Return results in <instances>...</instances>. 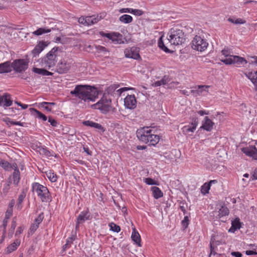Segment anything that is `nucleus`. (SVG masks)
Segmentation results:
<instances>
[{
    "mask_svg": "<svg viewBox=\"0 0 257 257\" xmlns=\"http://www.w3.org/2000/svg\"><path fill=\"white\" fill-rule=\"evenodd\" d=\"M131 8H123L119 10L121 13H130Z\"/></svg>",
    "mask_w": 257,
    "mask_h": 257,
    "instance_id": "nucleus-60",
    "label": "nucleus"
},
{
    "mask_svg": "<svg viewBox=\"0 0 257 257\" xmlns=\"http://www.w3.org/2000/svg\"><path fill=\"white\" fill-rule=\"evenodd\" d=\"M100 20L98 16H87L80 17L78 19V22L84 26H90L97 23Z\"/></svg>",
    "mask_w": 257,
    "mask_h": 257,
    "instance_id": "nucleus-13",
    "label": "nucleus"
},
{
    "mask_svg": "<svg viewBox=\"0 0 257 257\" xmlns=\"http://www.w3.org/2000/svg\"><path fill=\"white\" fill-rule=\"evenodd\" d=\"M214 125V123L208 116H205L202 121L200 128L210 132L213 130Z\"/></svg>",
    "mask_w": 257,
    "mask_h": 257,
    "instance_id": "nucleus-19",
    "label": "nucleus"
},
{
    "mask_svg": "<svg viewBox=\"0 0 257 257\" xmlns=\"http://www.w3.org/2000/svg\"><path fill=\"white\" fill-rule=\"evenodd\" d=\"M245 253L247 255L256 254L257 252L255 251L247 250L245 251Z\"/></svg>",
    "mask_w": 257,
    "mask_h": 257,
    "instance_id": "nucleus-62",
    "label": "nucleus"
},
{
    "mask_svg": "<svg viewBox=\"0 0 257 257\" xmlns=\"http://www.w3.org/2000/svg\"><path fill=\"white\" fill-rule=\"evenodd\" d=\"M9 219H7L6 218H5V219L3 220L2 226L4 227V230L6 231V227L8 223Z\"/></svg>",
    "mask_w": 257,
    "mask_h": 257,
    "instance_id": "nucleus-59",
    "label": "nucleus"
},
{
    "mask_svg": "<svg viewBox=\"0 0 257 257\" xmlns=\"http://www.w3.org/2000/svg\"><path fill=\"white\" fill-rule=\"evenodd\" d=\"M119 20L123 24H129L133 21V17L130 15L124 14L119 18Z\"/></svg>",
    "mask_w": 257,
    "mask_h": 257,
    "instance_id": "nucleus-35",
    "label": "nucleus"
},
{
    "mask_svg": "<svg viewBox=\"0 0 257 257\" xmlns=\"http://www.w3.org/2000/svg\"><path fill=\"white\" fill-rule=\"evenodd\" d=\"M21 240L20 239H16L15 241L9 245L6 248V251L7 253H10L13 251L17 249L18 247L20 245Z\"/></svg>",
    "mask_w": 257,
    "mask_h": 257,
    "instance_id": "nucleus-29",
    "label": "nucleus"
},
{
    "mask_svg": "<svg viewBox=\"0 0 257 257\" xmlns=\"http://www.w3.org/2000/svg\"><path fill=\"white\" fill-rule=\"evenodd\" d=\"M109 226L110 227V230L114 232H118L120 230V228L119 226L116 225L113 222H111L109 223Z\"/></svg>",
    "mask_w": 257,
    "mask_h": 257,
    "instance_id": "nucleus-45",
    "label": "nucleus"
},
{
    "mask_svg": "<svg viewBox=\"0 0 257 257\" xmlns=\"http://www.w3.org/2000/svg\"><path fill=\"white\" fill-rule=\"evenodd\" d=\"M47 46L45 42L40 41L32 51L33 57H36Z\"/></svg>",
    "mask_w": 257,
    "mask_h": 257,
    "instance_id": "nucleus-21",
    "label": "nucleus"
},
{
    "mask_svg": "<svg viewBox=\"0 0 257 257\" xmlns=\"http://www.w3.org/2000/svg\"><path fill=\"white\" fill-rule=\"evenodd\" d=\"M191 44L193 49L200 52L205 51L208 46L206 40L198 35L193 38Z\"/></svg>",
    "mask_w": 257,
    "mask_h": 257,
    "instance_id": "nucleus-8",
    "label": "nucleus"
},
{
    "mask_svg": "<svg viewBox=\"0 0 257 257\" xmlns=\"http://www.w3.org/2000/svg\"><path fill=\"white\" fill-rule=\"evenodd\" d=\"M198 124V120L195 119L191 123L185 125L182 127V132L185 135H188L190 133H193L196 130Z\"/></svg>",
    "mask_w": 257,
    "mask_h": 257,
    "instance_id": "nucleus-20",
    "label": "nucleus"
},
{
    "mask_svg": "<svg viewBox=\"0 0 257 257\" xmlns=\"http://www.w3.org/2000/svg\"><path fill=\"white\" fill-rule=\"evenodd\" d=\"M48 121L53 126H56L57 125V122L55 119L51 117L49 118Z\"/></svg>",
    "mask_w": 257,
    "mask_h": 257,
    "instance_id": "nucleus-55",
    "label": "nucleus"
},
{
    "mask_svg": "<svg viewBox=\"0 0 257 257\" xmlns=\"http://www.w3.org/2000/svg\"><path fill=\"white\" fill-rule=\"evenodd\" d=\"M32 189L42 202H49L51 201L52 197L47 187L35 182L32 185Z\"/></svg>",
    "mask_w": 257,
    "mask_h": 257,
    "instance_id": "nucleus-5",
    "label": "nucleus"
},
{
    "mask_svg": "<svg viewBox=\"0 0 257 257\" xmlns=\"http://www.w3.org/2000/svg\"><path fill=\"white\" fill-rule=\"evenodd\" d=\"M90 219V214L88 209L81 212L77 218L76 227L79 224H82Z\"/></svg>",
    "mask_w": 257,
    "mask_h": 257,
    "instance_id": "nucleus-17",
    "label": "nucleus"
},
{
    "mask_svg": "<svg viewBox=\"0 0 257 257\" xmlns=\"http://www.w3.org/2000/svg\"><path fill=\"white\" fill-rule=\"evenodd\" d=\"M12 66L9 61L0 64V73H8L12 71Z\"/></svg>",
    "mask_w": 257,
    "mask_h": 257,
    "instance_id": "nucleus-24",
    "label": "nucleus"
},
{
    "mask_svg": "<svg viewBox=\"0 0 257 257\" xmlns=\"http://www.w3.org/2000/svg\"><path fill=\"white\" fill-rule=\"evenodd\" d=\"M185 40V36L183 31L176 27L171 28L168 33L167 41L170 45H182Z\"/></svg>",
    "mask_w": 257,
    "mask_h": 257,
    "instance_id": "nucleus-4",
    "label": "nucleus"
},
{
    "mask_svg": "<svg viewBox=\"0 0 257 257\" xmlns=\"http://www.w3.org/2000/svg\"><path fill=\"white\" fill-rule=\"evenodd\" d=\"M24 227L23 226H20L18 227V229L17 230L16 232V233H15V235L16 236H17V235H19L20 234H21L23 230H24Z\"/></svg>",
    "mask_w": 257,
    "mask_h": 257,
    "instance_id": "nucleus-57",
    "label": "nucleus"
},
{
    "mask_svg": "<svg viewBox=\"0 0 257 257\" xmlns=\"http://www.w3.org/2000/svg\"><path fill=\"white\" fill-rule=\"evenodd\" d=\"M38 151L40 155L49 157L51 155V153L45 147H41L38 148Z\"/></svg>",
    "mask_w": 257,
    "mask_h": 257,
    "instance_id": "nucleus-40",
    "label": "nucleus"
},
{
    "mask_svg": "<svg viewBox=\"0 0 257 257\" xmlns=\"http://www.w3.org/2000/svg\"><path fill=\"white\" fill-rule=\"evenodd\" d=\"M13 214V209L8 208L6 212L5 218L7 219H10Z\"/></svg>",
    "mask_w": 257,
    "mask_h": 257,
    "instance_id": "nucleus-50",
    "label": "nucleus"
},
{
    "mask_svg": "<svg viewBox=\"0 0 257 257\" xmlns=\"http://www.w3.org/2000/svg\"><path fill=\"white\" fill-rule=\"evenodd\" d=\"M75 239V235H73L71 237L68 238V239L66 240V242L65 245L63 246V249L65 250L67 248H69L71 244L73 243V241Z\"/></svg>",
    "mask_w": 257,
    "mask_h": 257,
    "instance_id": "nucleus-41",
    "label": "nucleus"
},
{
    "mask_svg": "<svg viewBox=\"0 0 257 257\" xmlns=\"http://www.w3.org/2000/svg\"><path fill=\"white\" fill-rule=\"evenodd\" d=\"M51 31L50 29L47 28H40L33 32V34L36 36H40L43 34L49 33Z\"/></svg>",
    "mask_w": 257,
    "mask_h": 257,
    "instance_id": "nucleus-38",
    "label": "nucleus"
},
{
    "mask_svg": "<svg viewBox=\"0 0 257 257\" xmlns=\"http://www.w3.org/2000/svg\"><path fill=\"white\" fill-rule=\"evenodd\" d=\"M231 254L232 256H235V257H242V254L239 252H235V251L232 252L231 253Z\"/></svg>",
    "mask_w": 257,
    "mask_h": 257,
    "instance_id": "nucleus-63",
    "label": "nucleus"
},
{
    "mask_svg": "<svg viewBox=\"0 0 257 257\" xmlns=\"http://www.w3.org/2000/svg\"><path fill=\"white\" fill-rule=\"evenodd\" d=\"M189 218L187 216L184 217V219L182 221V225L184 228H186L189 224Z\"/></svg>",
    "mask_w": 257,
    "mask_h": 257,
    "instance_id": "nucleus-49",
    "label": "nucleus"
},
{
    "mask_svg": "<svg viewBox=\"0 0 257 257\" xmlns=\"http://www.w3.org/2000/svg\"><path fill=\"white\" fill-rule=\"evenodd\" d=\"M197 113L201 115V116H203L204 115H207L209 114V112L208 111H207L206 110H199L197 111Z\"/></svg>",
    "mask_w": 257,
    "mask_h": 257,
    "instance_id": "nucleus-61",
    "label": "nucleus"
},
{
    "mask_svg": "<svg viewBox=\"0 0 257 257\" xmlns=\"http://www.w3.org/2000/svg\"><path fill=\"white\" fill-rule=\"evenodd\" d=\"M124 103L126 108L134 109L137 106V100L134 95H127L124 99Z\"/></svg>",
    "mask_w": 257,
    "mask_h": 257,
    "instance_id": "nucleus-16",
    "label": "nucleus"
},
{
    "mask_svg": "<svg viewBox=\"0 0 257 257\" xmlns=\"http://www.w3.org/2000/svg\"><path fill=\"white\" fill-rule=\"evenodd\" d=\"M32 110L34 111L36 113V114L37 115V117L39 119H42L43 121L47 120V116L45 115H44V114H43L41 112L38 111V110H37L36 109L34 108H32Z\"/></svg>",
    "mask_w": 257,
    "mask_h": 257,
    "instance_id": "nucleus-42",
    "label": "nucleus"
},
{
    "mask_svg": "<svg viewBox=\"0 0 257 257\" xmlns=\"http://www.w3.org/2000/svg\"><path fill=\"white\" fill-rule=\"evenodd\" d=\"M130 13L137 16H140L143 15L144 12L141 10L134 9L131 8Z\"/></svg>",
    "mask_w": 257,
    "mask_h": 257,
    "instance_id": "nucleus-46",
    "label": "nucleus"
},
{
    "mask_svg": "<svg viewBox=\"0 0 257 257\" xmlns=\"http://www.w3.org/2000/svg\"><path fill=\"white\" fill-rule=\"evenodd\" d=\"M46 175L51 182H56L57 181V176L52 170L46 172Z\"/></svg>",
    "mask_w": 257,
    "mask_h": 257,
    "instance_id": "nucleus-37",
    "label": "nucleus"
},
{
    "mask_svg": "<svg viewBox=\"0 0 257 257\" xmlns=\"http://www.w3.org/2000/svg\"><path fill=\"white\" fill-rule=\"evenodd\" d=\"M144 182L149 185H158L159 183L158 181L151 178H146L144 179Z\"/></svg>",
    "mask_w": 257,
    "mask_h": 257,
    "instance_id": "nucleus-43",
    "label": "nucleus"
},
{
    "mask_svg": "<svg viewBox=\"0 0 257 257\" xmlns=\"http://www.w3.org/2000/svg\"><path fill=\"white\" fill-rule=\"evenodd\" d=\"M170 81V78L169 76H164L160 80L156 81L152 83L154 87H158L165 85Z\"/></svg>",
    "mask_w": 257,
    "mask_h": 257,
    "instance_id": "nucleus-25",
    "label": "nucleus"
},
{
    "mask_svg": "<svg viewBox=\"0 0 257 257\" xmlns=\"http://www.w3.org/2000/svg\"><path fill=\"white\" fill-rule=\"evenodd\" d=\"M56 104L54 102H42L39 103L40 106H44V105H47L50 106H54Z\"/></svg>",
    "mask_w": 257,
    "mask_h": 257,
    "instance_id": "nucleus-52",
    "label": "nucleus"
},
{
    "mask_svg": "<svg viewBox=\"0 0 257 257\" xmlns=\"http://www.w3.org/2000/svg\"><path fill=\"white\" fill-rule=\"evenodd\" d=\"M83 124L86 126H89L92 127H94L100 130L101 132H103L104 129L103 127L99 123L94 122L90 120H86L83 122Z\"/></svg>",
    "mask_w": 257,
    "mask_h": 257,
    "instance_id": "nucleus-26",
    "label": "nucleus"
},
{
    "mask_svg": "<svg viewBox=\"0 0 257 257\" xmlns=\"http://www.w3.org/2000/svg\"><path fill=\"white\" fill-rule=\"evenodd\" d=\"M163 36H161L159 38V39L158 40V46L160 49H161L164 51H165L166 52H169L170 50L168 48V47L167 46H166L164 44V42L163 40Z\"/></svg>",
    "mask_w": 257,
    "mask_h": 257,
    "instance_id": "nucleus-39",
    "label": "nucleus"
},
{
    "mask_svg": "<svg viewBox=\"0 0 257 257\" xmlns=\"http://www.w3.org/2000/svg\"><path fill=\"white\" fill-rule=\"evenodd\" d=\"M24 197L25 196L23 194H21L19 195L18 198V202L19 204H21L23 202Z\"/></svg>",
    "mask_w": 257,
    "mask_h": 257,
    "instance_id": "nucleus-64",
    "label": "nucleus"
},
{
    "mask_svg": "<svg viewBox=\"0 0 257 257\" xmlns=\"http://www.w3.org/2000/svg\"><path fill=\"white\" fill-rule=\"evenodd\" d=\"M58 48L54 47L43 57L41 61V65L45 68L50 69L54 67L57 62V54Z\"/></svg>",
    "mask_w": 257,
    "mask_h": 257,
    "instance_id": "nucleus-6",
    "label": "nucleus"
},
{
    "mask_svg": "<svg viewBox=\"0 0 257 257\" xmlns=\"http://www.w3.org/2000/svg\"><path fill=\"white\" fill-rule=\"evenodd\" d=\"M229 210L224 206H219L216 208V210L211 213V216L213 219H218L224 216L228 215Z\"/></svg>",
    "mask_w": 257,
    "mask_h": 257,
    "instance_id": "nucleus-12",
    "label": "nucleus"
},
{
    "mask_svg": "<svg viewBox=\"0 0 257 257\" xmlns=\"http://www.w3.org/2000/svg\"><path fill=\"white\" fill-rule=\"evenodd\" d=\"M1 98L2 99V101L0 103V105H3L5 108L12 105L13 100L11 99L10 94L5 93L3 96H1Z\"/></svg>",
    "mask_w": 257,
    "mask_h": 257,
    "instance_id": "nucleus-22",
    "label": "nucleus"
},
{
    "mask_svg": "<svg viewBox=\"0 0 257 257\" xmlns=\"http://www.w3.org/2000/svg\"><path fill=\"white\" fill-rule=\"evenodd\" d=\"M246 76L250 80L251 82L254 85L255 89L257 90V74L256 73L250 72L246 74Z\"/></svg>",
    "mask_w": 257,
    "mask_h": 257,
    "instance_id": "nucleus-36",
    "label": "nucleus"
},
{
    "mask_svg": "<svg viewBox=\"0 0 257 257\" xmlns=\"http://www.w3.org/2000/svg\"><path fill=\"white\" fill-rule=\"evenodd\" d=\"M221 54L224 56V58H229L233 55H231V52L227 49H224L221 51Z\"/></svg>",
    "mask_w": 257,
    "mask_h": 257,
    "instance_id": "nucleus-47",
    "label": "nucleus"
},
{
    "mask_svg": "<svg viewBox=\"0 0 257 257\" xmlns=\"http://www.w3.org/2000/svg\"><path fill=\"white\" fill-rule=\"evenodd\" d=\"M245 23V21L242 19H235L234 24H243Z\"/></svg>",
    "mask_w": 257,
    "mask_h": 257,
    "instance_id": "nucleus-56",
    "label": "nucleus"
},
{
    "mask_svg": "<svg viewBox=\"0 0 257 257\" xmlns=\"http://www.w3.org/2000/svg\"><path fill=\"white\" fill-rule=\"evenodd\" d=\"M131 238L136 244L138 245L139 246H141V236L139 232L136 230L135 228L133 229Z\"/></svg>",
    "mask_w": 257,
    "mask_h": 257,
    "instance_id": "nucleus-30",
    "label": "nucleus"
},
{
    "mask_svg": "<svg viewBox=\"0 0 257 257\" xmlns=\"http://www.w3.org/2000/svg\"><path fill=\"white\" fill-rule=\"evenodd\" d=\"M151 191L153 193V196L155 199H159L163 196V193L159 188L158 187H152Z\"/></svg>",
    "mask_w": 257,
    "mask_h": 257,
    "instance_id": "nucleus-32",
    "label": "nucleus"
},
{
    "mask_svg": "<svg viewBox=\"0 0 257 257\" xmlns=\"http://www.w3.org/2000/svg\"><path fill=\"white\" fill-rule=\"evenodd\" d=\"M72 65V61L63 60L58 65L57 71L60 74L67 72Z\"/></svg>",
    "mask_w": 257,
    "mask_h": 257,
    "instance_id": "nucleus-15",
    "label": "nucleus"
},
{
    "mask_svg": "<svg viewBox=\"0 0 257 257\" xmlns=\"http://www.w3.org/2000/svg\"><path fill=\"white\" fill-rule=\"evenodd\" d=\"M3 121H4L9 127H10L12 125L24 126V123L20 121H14L9 117L4 118Z\"/></svg>",
    "mask_w": 257,
    "mask_h": 257,
    "instance_id": "nucleus-31",
    "label": "nucleus"
},
{
    "mask_svg": "<svg viewBox=\"0 0 257 257\" xmlns=\"http://www.w3.org/2000/svg\"><path fill=\"white\" fill-rule=\"evenodd\" d=\"M125 57L138 60L140 58L139 49L135 47L125 49L124 51Z\"/></svg>",
    "mask_w": 257,
    "mask_h": 257,
    "instance_id": "nucleus-14",
    "label": "nucleus"
},
{
    "mask_svg": "<svg viewBox=\"0 0 257 257\" xmlns=\"http://www.w3.org/2000/svg\"><path fill=\"white\" fill-rule=\"evenodd\" d=\"M99 35L101 37L107 38L114 44H118L123 43L122 35L119 33L110 32L106 33L104 32L100 31L99 32Z\"/></svg>",
    "mask_w": 257,
    "mask_h": 257,
    "instance_id": "nucleus-10",
    "label": "nucleus"
},
{
    "mask_svg": "<svg viewBox=\"0 0 257 257\" xmlns=\"http://www.w3.org/2000/svg\"><path fill=\"white\" fill-rule=\"evenodd\" d=\"M220 60L226 65L234 64L237 67L243 66L247 63L244 58L236 55H232L227 58H220Z\"/></svg>",
    "mask_w": 257,
    "mask_h": 257,
    "instance_id": "nucleus-9",
    "label": "nucleus"
},
{
    "mask_svg": "<svg viewBox=\"0 0 257 257\" xmlns=\"http://www.w3.org/2000/svg\"><path fill=\"white\" fill-rule=\"evenodd\" d=\"M32 70L34 72L43 76H49L52 75V73L42 68L34 67Z\"/></svg>",
    "mask_w": 257,
    "mask_h": 257,
    "instance_id": "nucleus-34",
    "label": "nucleus"
},
{
    "mask_svg": "<svg viewBox=\"0 0 257 257\" xmlns=\"http://www.w3.org/2000/svg\"><path fill=\"white\" fill-rule=\"evenodd\" d=\"M241 227L240 222L239 219L238 218H235L231 222V226L229 229L228 232L234 233L237 229H240Z\"/></svg>",
    "mask_w": 257,
    "mask_h": 257,
    "instance_id": "nucleus-28",
    "label": "nucleus"
},
{
    "mask_svg": "<svg viewBox=\"0 0 257 257\" xmlns=\"http://www.w3.org/2000/svg\"><path fill=\"white\" fill-rule=\"evenodd\" d=\"M11 66L15 71L18 73H21L25 71L28 68V64L24 59H18L15 60L11 63Z\"/></svg>",
    "mask_w": 257,
    "mask_h": 257,
    "instance_id": "nucleus-11",
    "label": "nucleus"
},
{
    "mask_svg": "<svg viewBox=\"0 0 257 257\" xmlns=\"http://www.w3.org/2000/svg\"><path fill=\"white\" fill-rule=\"evenodd\" d=\"M10 183H7L5 184V185L3 188V192L4 193L7 194L8 192V191L10 188Z\"/></svg>",
    "mask_w": 257,
    "mask_h": 257,
    "instance_id": "nucleus-53",
    "label": "nucleus"
},
{
    "mask_svg": "<svg viewBox=\"0 0 257 257\" xmlns=\"http://www.w3.org/2000/svg\"><path fill=\"white\" fill-rule=\"evenodd\" d=\"M99 91L90 85H77L70 94L85 102H94L98 98Z\"/></svg>",
    "mask_w": 257,
    "mask_h": 257,
    "instance_id": "nucleus-1",
    "label": "nucleus"
},
{
    "mask_svg": "<svg viewBox=\"0 0 257 257\" xmlns=\"http://www.w3.org/2000/svg\"><path fill=\"white\" fill-rule=\"evenodd\" d=\"M93 109L99 110L102 113L106 114L108 112L113 111L115 108L112 106L111 99L109 94L104 93L100 99L96 103L91 105Z\"/></svg>",
    "mask_w": 257,
    "mask_h": 257,
    "instance_id": "nucleus-3",
    "label": "nucleus"
},
{
    "mask_svg": "<svg viewBox=\"0 0 257 257\" xmlns=\"http://www.w3.org/2000/svg\"><path fill=\"white\" fill-rule=\"evenodd\" d=\"M210 189V184H208L207 183H205L201 186V192L203 194H206L208 193Z\"/></svg>",
    "mask_w": 257,
    "mask_h": 257,
    "instance_id": "nucleus-44",
    "label": "nucleus"
},
{
    "mask_svg": "<svg viewBox=\"0 0 257 257\" xmlns=\"http://www.w3.org/2000/svg\"><path fill=\"white\" fill-rule=\"evenodd\" d=\"M138 139L143 143L150 146H155L160 141V137L156 134V131L152 127H143L137 131Z\"/></svg>",
    "mask_w": 257,
    "mask_h": 257,
    "instance_id": "nucleus-2",
    "label": "nucleus"
},
{
    "mask_svg": "<svg viewBox=\"0 0 257 257\" xmlns=\"http://www.w3.org/2000/svg\"><path fill=\"white\" fill-rule=\"evenodd\" d=\"M225 235L223 233H216L212 235L210 242V254H215V250L219 245L225 243Z\"/></svg>",
    "mask_w": 257,
    "mask_h": 257,
    "instance_id": "nucleus-7",
    "label": "nucleus"
},
{
    "mask_svg": "<svg viewBox=\"0 0 257 257\" xmlns=\"http://www.w3.org/2000/svg\"><path fill=\"white\" fill-rule=\"evenodd\" d=\"M133 88H128V87H122V88H119L118 89H117L116 90V92L117 93H118V95H121V94L126 91V90H130V89H133Z\"/></svg>",
    "mask_w": 257,
    "mask_h": 257,
    "instance_id": "nucleus-51",
    "label": "nucleus"
},
{
    "mask_svg": "<svg viewBox=\"0 0 257 257\" xmlns=\"http://www.w3.org/2000/svg\"><path fill=\"white\" fill-rule=\"evenodd\" d=\"M14 173L13 174L14 183L18 184L20 180V173L16 163H13Z\"/></svg>",
    "mask_w": 257,
    "mask_h": 257,
    "instance_id": "nucleus-27",
    "label": "nucleus"
},
{
    "mask_svg": "<svg viewBox=\"0 0 257 257\" xmlns=\"http://www.w3.org/2000/svg\"><path fill=\"white\" fill-rule=\"evenodd\" d=\"M208 85H198L195 89L191 90V93L194 96L200 95L203 92H208Z\"/></svg>",
    "mask_w": 257,
    "mask_h": 257,
    "instance_id": "nucleus-23",
    "label": "nucleus"
},
{
    "mask_svg": "<svg viewBox=\"0 0 257 257\" xmlns=\"http://www.w3.org/2000/svg\"><path fill=\"white\" fill-rule=\"evenodd\" d=\"M0 166L6 171H11L14 169L13 164H11L8 161L2 160L0 161Z\"/></svg>",
    "mask_w": 257,
    "mask_h": 257,
    "instance_id": "nucleus-33",
    "label": "nucleus"
},
{
    "mask_svg": "<svg viewBox=\"0 0 257 257\" xmlns=\"http://www.w3.org/2000/svg\"><path fill=\"white\" fill-rule=\"evenodd\" d=\"M39 225L36 224V223H33L31 225L30 230L31 232H34L35 231L37 230V229L38 228Z\"/></svg>",
    "mask_w": 257,
    "mask_h": 257,
    "instance_id": "nucleus-54",
    "label": "nucleus"
},
{
    "mask_svg": "<svg viewBox=\"0 0 257 257\" xmlns=\"http://www.w3.org/2000/svg\"><path fill=\"white\" fill-rule=\"evenodd\" d=\"M43 218H44V214H43V213H41L35 219V223H36V224L39 225L42 221Z\"/></svg>",
    "mask_w": 257,
    "mask_h": 257,
    "instance_id": "nucleus-48",
    "label": "nucleus"
},
{
    "mask_svg": "<svg viewBox=\"0 0 257 257\" xmlns=\"http://www.w3.org/2000/svg\"><path fill=\"white\" fill-rule=\"evenodd\" d=\"M242 151L246 156L257 160V149L255 146L243 148L242 149Z\"/></svg>",
    "mask_w": 257,
    "mask_h": 257,
    "instance_id": "nucleus-18",
    "label": "nucleus"
},
{
    "mask_svg": "<svg viewBox=\"0 0 257 257\" xmlns=\"http://www.w3.org/2000/svg\"><path fill=\"white\" fill-rule=\"evenodd\" d=\"M16 219L15 218H13L11 223V228L12 231L15 230V228L16 227Z\"/></svg>",
    "mask_w": 257,
    "mask_h": 257,
    "instance_id": "nucleus-58",
    "label": "nucleus"
}]
</instances>
